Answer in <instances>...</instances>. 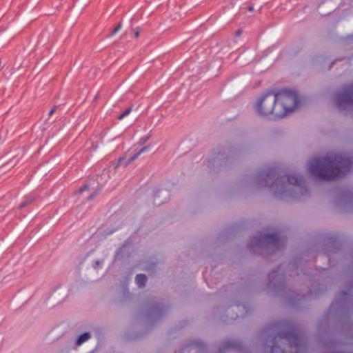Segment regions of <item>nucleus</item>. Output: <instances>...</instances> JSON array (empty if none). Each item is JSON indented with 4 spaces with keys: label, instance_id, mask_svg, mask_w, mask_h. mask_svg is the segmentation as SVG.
Returning a JSON list of instances; mask_svg holds the SVG:
<instances>
[{
    "label": "nucleus",
    "instance_id": "nucleus-1",
    "mask_svg": "<svg viewBox=\"0 0 353 353\" xmlns=\"http://www.w3.org/2000/svg\"><path fill=\"white\" fill-rule=\"evenodd\" d=\"M352 162L339 155H330L323 159H314L309 163L308 170L314 177L330 180L339 178L350 171Z\"/></svg>",
    "mask_w": 353,
    "mask_h": 353
},
{
    "label": "nucleus",
    "instance_id": "nucleus-2",
    "mask_svg": "<svg viewBox=\"0 0 353 353\" xmlns=\"http://www.w3.org/2000/svg\"><path fill=\"white\" fill-rule=\"evenodd\" d=\"M274 96L276 97L272 111V117L274 118L284 117L294 111L300 103L299 97L294 91L283 90L275 93Z\"/></svg>",
    "mask_w": 353,
    "mask_h": 353
},
{
    "label": "nucleus",
    "instance_id": "nucleus-3",
    "mask_svg": "<svg viewBox=\"0 0 353 353\" xmlns=\"http://www.w3.org/2000/svg\"><path fill=\"white\" fill-rule=\"evenodd\" d=\"M266 178L268 181H273L272 184L270 185L268 182L265 184V185L270 186L272 188H274L276 192H282L285 191L289 189V185H301L302 179L298 176H283L281 179L275 177V174L274 172L271 171L266 174Z\"/></svg>",
    "mask_w": 353,
    "mask_h": 353
},
{
    "label": "nucleus",
    "instance_id": "nucleus-4",
    "mask_svg": "<svg viewBox=\"0 0 353 353\" xmlns=\"http://www.w3.org/2000/svg\"><path fill=\"white\" fill-rule=\"evenodd\" d=\"M274 92H267L261 94L254 103L256 112L261 116H272L273 105L276 101Z\"/></svg>",
    "mask_w": 353,
    "mask_h": 353
},
{
    "label": "nucleus",
    "instance_id": "nucleus-5",
    "mask_svg": "<svg viewBox=\"0 0 353 353\" xmlns=\"http://www.w3.org/2000/svg\"><path fill=\"white\" fill-rule=\"evenodd\" d=\"M336 98L339 108L345 109L347 105L353 104V85L344 88L336 94Z\"/></svg>",
    "mask_w": 353,
    "mask_h": 353
},
{
    "label": "nucleus",
    "instance_id": "nucleus-6",
    "mask_svg": "<svg viewBox=\"0 0 353 353\" xmlns=\"http://www.w3.org/2000/svg\"><path fill=\"white\" fill-rule=\"evenodd\" d=\"M149 148H150L149 146H145V147L143 148L139 152H136L134 154H133L131 157H130L128 160V161H124V159L121 158L119 159V163L120 164H123L125 167L128 165H129L132 161H133L134 160L137 159L139 155H141V154L147 152L149 150Z\"/></svg>",
    "mask_w": 353,
    "mask_h": 353
},
{
    "label": "nucleus",
    "instance_id": "nucleus-7",
    "mask_svg": "<svg viewBox=\"0 0 353 353\" xmlns=\"http://www.w3.org/2000/svg\"><path fill=\"white\" fill-rule=\"evenodd\" d=\"M146 281L147 278L145 275L142 274H138L135 279L137 285L140 288L143 287L145 285Z\"/></svg>",
    "mask_w": 353,
    "mask_h": 353
},
{
    "label": "nucleus",
    "instance_id": "nucleus-8",
    "mask_svg": "<svg viewBox=\"0 0 353 353\" xmlns=\"http://www.w3.org/2000/svg\"><path fill=\"white\" fill-rule=\"evenodd\" d=\"M90 338V333L88 332H85V333H83V334L80 335L77 340V345H81V344H83L84 342L87 341L88 340H89Z\"/></svg>",
    "mask_w": 353,
    "mask_h": 353
},
{
    "label": "nucleus",
    "instance_id": "nucleus-9",
    "mask_svg": "<svg viewBox=\"0 0 353 353\" xmlns=\"http://www.w3.org/2000/svg\"><path fill=\"white\" fill-rule=\"evenodd\" d=\"M131 110L132 109L131 108H128L125 111L123 112V113L122 114H121L119 117V120H121L123 119L124 117H125L126 116H128L130 112H131Z\"/></svg>",
    "mask_w": 353,
    "mask_h": 353
},
{
    "label": "nucleus",
    "instance_id": "nucleus-10",
    "mask_svg": "<svg viewBox=\"0 0 353 353\" xmlns=\"http://www.w3.org/2000/svg\"><path fill=\"white\" fill-rule=\"evenodd\" d=\"M32 200H33V199L32 197L30 199H26L23 203H21L19 205V208H22L26 206L28 203H31L32 201Z\"/></svg>",
    "mask_w": 353,
    "mask_h": 353
},
{
    "label": "nucleus",
    "instance_id": "nucleus-11",
    "mask_svg": "<svg viewBox=\"0 0 353 353\" xmlns=\"http://www.w3.org/2000/svg\"><path fill=\"white\" fill-rule=\"evenodd\" d=\"M92 185L91 184H86L82 188H81L79 192V193H81L83 192V191L85 190H90V188H91Z\"/></svg>",
    "mask_w": 353,
    "mask_h": 353
},
{
    "label": "nucleus",
    "instance_id": "nucleus-12",
    "mask_svg": "<svg viewBox=\"0 0 353 353\" xmlns=\"http://www.w3.org/2000/svg\"><path fill=\"white\" fill-rule=\"evenodd\" d=\"M121 28V24H119L115 28L114 30H113V32H112L111 35L110 36H113L115 34H117Z\"/></svg>",
    "mask_w": 353,
    "mask_h": 353
},
{
    "label": "nucleus",
    "instance_id": "nucleus-13",
    "mask_svg": "<svg viewBox=\"0 0 353 353\" xmlns=\"http://www.w3.org/2000/svg\"><path fill=\"white\" fill-rule=\"evenodd\" d=\"M139 35V32L138 30H136L134 32V37L137 38Z\"/></svg>",
    "mask_w": 353,
    "mask_h": 353
},
{
    "label": "nucleus",
    "instance_id": "nucleus-14",
    "mask_svg": "<svg viewBox=\"0 0 353 353\" xmlns=\"http://www.w3.org/2000/svg\"><path fill=\"white\" fill-rule=\"evenodd\" d=\"M96 194H97V192H94V193H93V194L90 196V199H92V198L94 196V195H96Z\"/></svg>",
    "mask_w": 353,
    "mask_h": 353
},
{
    "label": "nucleus",
    "instance_id": "nucleus-15",
    "mask_svg": "<svg viewBox=\"0 0 353 353\" xmlns=\"http://www.w3.org/2000/svg\"><path fill=\"white\" fill-rule=\"evenodd\" d=\"M54 109L51 110L49 112V115H52L54 113Z\"/></svg>",
    "mask_w": 353,
    "mask_h": 353
}]
</instances>
